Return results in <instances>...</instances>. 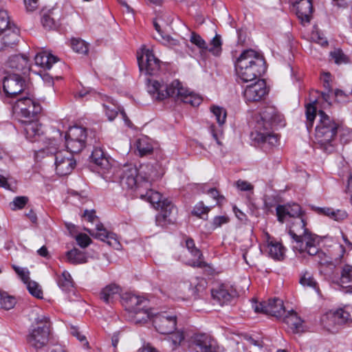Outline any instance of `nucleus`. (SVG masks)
Instances as JSON below:
<instances>
[{
	"label": "nucleus",
	"mask_w": 352,
	"mask_h": 352,
	"mask_svg": "<svg viewBox=\"0 0 352 352\" xmlns=\"http://www.w3.org/2000/svg\"><path fill=\"white\" fill-rule=\"evenodd\" d=\"M138 62L140 72L147 75H155L160 68V60L156 58L153 50L146 48L142 49V55L138 56Z\"/></svg>",
	"instance_id": "f8f14e48"
},
{
	"label": "nucleus",
	"mask_w": 352,
	"mask_h": 352,
	"mask_svg": "<svg viewBox=\"0 0 352 352\" xmlns=\"http://www.w3.org/2000/svg\"><path fill=\"white\" fill-rule=\"evenodd\" d=\"M71 333L82 343V345L84 347H89V342L87 340L85 336L82 335L77 328L72 327L71 329Z\"/></svg>",
	"instance_id": "4d7b16f0"
},
{
	"label": "nucleus",
	"mask_w": 352,
	"mask_h": 352,
	"mask_svg": "<svg viewBox=\"0 0 352 352\" xmlns=\"http://www.w3.org/2000/svg\"><path fill=\"white\" fill-rule=\"evenodd\" d=\"M87 133L85 128L74 126L69 128L66 135V146L72 153H78L85 146Z\"/></svg>",
	"instance_id": "9d476101"
},
{
	"label": "nucleus",
	"mask_w": 352,
	"mask_h": 352,
	"mask_svg": "<svg viewBox=\"0 0 352 352\" xmlns=\"http://www.w3.org/2000/svg\"><path fill=\"white\" fill-rule=\"evenodd\" d=\"M252 122L254 130L251 132L250 136L253 141L258 144L267 142L271 146L278 144L279 136L267 131L285 126L283 115L278 111H256Z\"/></svg>",
	"instance_id": "f257e3e1"
},
{
	"label": "nucleus",
	"mask_w": 352,
	"mask_h": 352,
	"mask_svg": "<svg viewBox=\"0 0 352 352\" xmlns=\"http://www.w3.org/2000/svg\"><path fill=\"white\" fill-rule=\"evenodd\" d=\"M329 96L327 94L319 93L317 91L310 94L309 102L306 104V110H317L318 109L329 108Z\"/></svg>",
	"instance_id": "4be33fe9"
},
{
	"label": "nucleus",
	"mask_w": 352,
	"mask_h": 352,
	"mask_svg": "<svg viewBox=\"0 0 352 352\" xmlns=\"http://www.w3.org/2000/svg\"><path fill=\"white\" fill-rule=\"evenodd\" d=\"M122 303L129 312V320L135 324H144L155 315L148 307L147 299L131 293H125L121 296Z\"/></svg>",
	"instance_id": "39448f33"
},
{
	"label": "nucleus",
	"mask_w": 352,
	"mask_h": 352,
	"mask_svg": "<svg viewBox=\"0 0 352 352\" xmlns=\"http://www.w3.org/2000/svg\"><path fill=\"white\" fill-rule=\"evenodd\" d=\"M58 285L63 291H69L74 286L73 280L70 274L63 271L57 280Z\"/></svg>",
	"instance_id": "79ce46f5"
},
{
	"label": "nucleus",
	"mask_w": 352,
	"mask_h": 352,
	"mask_svg": "<svg viewBox=\"0 0 352 352\" xmlns=\"http://www.w3.org/2000/svg\"><path fill=\"white\" fill-rule=\"evenodd\" d=\"M34 322L35 324V327L38 326H50L49 318L43 314H37V316L34 318Z\"/></svg>",
	"instance_id": "0e129e2a"
},
{
	"label": "nucleus",
	"mask_w": 352,
	"mask_h": 352,
	"mask_svg": "<svg viewBox=\"0 0 352 352\" xmlns=\"http://www.w3.org/2000/svg\"><path fill=\"white\" fill-rule=\"evenodd\" d=\"M180 260L186 265L195 267L198 262V249L191 239L186 240V248L179 256Z\"/></svg>",
	"instance_id": "aec40b11"
},
{
	"label": "nucleus",
	"mask_w": 352,
	"mask_h": 352,
	"mask_svg": "<svg viewBox=\"0 0 352 352\" xmlns=\"http://www.w3.org/2000/svg\"><path fill=\"white\" fill-rule=\"evenodd\" d=\"M317 116L319 118L318 111H306V125L308 130L312 128L314 120Z\"/></svg>",
	"instance_id": "13d9d810"
},
{
	"label": "nucleus",
	"mask_w": 352,
	"mask_h": 352,
	"mask_svg": "<svg viewBox=\"0 0 352 352\" xmlns=\"http://www.w3.org/2000/svg\"><path fill=\"white\" fill-rule=\"evenodd\" d=\"M35 109H41L43 107L41 106L40 102L32 100L30 98H22L20 99H17L14 104L13 110L19 109V110H28L30 108Z\"/></svg>",
	"instance_id": "58836bf2"
},
{
	"label": "nucleus",
	"mask_w": 352,
	"mask_h": 352,
	"mask_svg": "<svg viewBox=\"0 0 352 352\" xmlns=\"http://www.w3.org/2000/svg\"><path fill=\"white\" fill-rule=\"evenodd\" d=\"M221 45V36L218 34H216L209 43H206L199 37V50H201V56L206 52H210L215 56H219L222 51Z\"/></svg>",
	"instance_id": "cd10ccee"
},
{
	"label": "nucleus",
	"mask_w": 352,
	"mask_h": 352,
	"mask_svg": "<svg viewBox=\"0 0 352 352\" xmlns=\"http://www.w3.org/2000/svg\"><path fill=\"white\" fill-rule=\"evenodd\" d=\"M86 230L91 236L107 242L110 246L115 249H118L120 246L116 235L107 231L102 224H97L94 230L89 229H86Z\"/></svg>",
	"instance_id": "6ab92c4d"
},
{
	"label": "nucleus",
	"mask_w": 352,
	"mask_h": 352,
	"mask_svg": "<svg viewBox=\"0 0 352 352\" xmlns=\"http://www.w3.org/2000/svg\"><path fill=\"white\" fill-rule=\"evenodd\" d=\"M70 151H63L55 154V170L60 176L72 173L76 166V161Z\"/></svg>",
	"instance_id": "ddd939ff"
},
{
	"label": "nucleus",
	"mask_w": 352,
	"mask_h": 352,
	"mask_svg": "<svg viewBox=\"0 0 352 352\" xmlns=\"http://www.w3.org/2000/svg\"><path fill=\"white\" fill-rule=\"evenodd\" d=\"M35 63L44 69H50L52 65L58 61V58L45 52L38 53L35 56Z\"/></svg>",
	"instance_id": "c9c22d12"
},
{
	"label": "nucleus",
	"mask_w": 352,
	"mask_h": 352,
	"mask_svg": "<svg viewBox=\"0 0 352 352\" xmlns=\"http://www.w3.org/2000/svg\"><path fill=\"white\" fill-rule=\"evenodd\" d=\"M163 23H164L161 19H157L153 21L154 28L159 34V38H156L164 45L176 48L180 44L179 41L177 38H173L165 32Z\"/></svg>",
	"instance_id": "bb28decb"
},
{
	"label": "nucleus",
	"mask_w": 352,
	"mask_h": 352,
	"mask_svg": "<svg viewBox=\"0 0 352 352\" xmlns=\"http://www.w3.org/2000/svg\"><path fill=\"white\" fill-rule=\"evenodd\" d=\"M217 341L210 336L206 333H199V352H222Z\"/></svg>",
	"instance_id": "7c9ffc66"
},
{
	"label": "nucleus",
	"mask_w": 352,
	"mask_h": 352,
	"mask_svg": "<svg viewBox=\"0 0 352 352\" xmlns=\"http://www.w3.org/2000/svg\"><path fill=\"white\" fill-rule=\"evenodd\" d=\"M264 241L266 243L269 256L277 261H281L284 258L286 249L280 241L270 236L268 233H265Z\"/></svg>",
	"instance_id": "a211bd4d"
},
{
	"label": "nucleus",
	"mask_w": 352,
	"mask_h": 352,
	"mask_svg": "<svg viewBox=\"0 0 352 352\" xmlns=\"http://www.w3.org/2000/svg\"><path fill=\"white\" fill-rule=\"evenodd\" d=\"M24 4L27 11L32 12L36 10L38 7L39 0H23Z\"/></svg>",
	"instance_id": "338daca9"
},
{
	"label": "nucleus",
	"mask_w": 352,
	"mask_h": 352,
	"mask_svg": "<svg viewBox=\"0 0 352 352\" xmlns=\"http://www.w3.org/2000/svg\"><path fill=\"white\" fill-rule=\"evenodd\" d=\"M92 162L101 169L107 170L110 168V163L104 151L98 147L95 148L91 156Z\"/></svg>",
	"instance_id": "4c0bfd02"
},
{
	"label": "nucleus",
	"mask_w": 352,
	"mask_h": 352,
	"mask_svg": "<svg viewBox=\"0 0 352 352\" xmlns=\"http://www.w3.org/2000/svg\"><path fill=\"white\" fill-rule=\"evenodd\" d=\"M229 217L226 215L217 216L215 217L210 226L212 230H214L217 228L221 227L223 224H226L229 222Z\"/></svg>",
	"instance_id": "603ef678"
},
{
	"label": "nucleus",
	"mask_w": 352,
	"mask_h": 352,
	"mask_svg": "<svg viewBox=\"0 0 352 352\" xmlns=\"http://www.w3.org/2000/svg\"><path fill=\"white\" fill-rule=\"evenodd\" d=\"M147 89L153 98L157 100L172 97L177 101L189 104L190 107H195L198 104L197 95L184 87L178 80H173L168 85L161 84L157 80H148Z\"/></svg>",
	"instance_id": "f03ea898"
},
{
	"label": "nucleus",
	"mask_w": 352,
	"mask_h": 352,
	"mask_svg": "<svg viewBox=\"0 0 352 352\" xmlns=\"http://www.w3.org/2000/svg\"><path fill=\"white\" fill-rule=\"evenodd\" d=\"M158 164H144L138 169L135 166H125L121 176V184L123 188H131L138 187L141 183L148 182V185L163 175L160 171Z\"/></svg>",
	"instance_id": "20e7f679"
},
{
	"label": "nucleus",
	"mask_w": 352,
	"mask_h": 352,
	"mask_svg": "<svg viewBox=\"0 0 352 352\" xmlns=\"http://www.w3.org/2000/svg\"><path fill=\"white\" fill-rule=\"evenodd\" d=\"M350 318V314L343 309L336 311H330L324 314L322 319V323L324 328L331 331L332 324L326 321L327 319H332L336 324H341L346 322Z\"/></svg>",
	"instance_id": "5701e85b"
},
{
	"label": "nucleus",
	"mask_w": 352,
	"mask_h": 352,
	"mask_svg": "<svg viewBox=\"0 0 352 352\" xmlns=\"http://www.w3.org/2000/svg\"><path fill=\"white\" fill-rule=\"evenodd\" d=\"M338 131L340 133V138L342 141L347 142L352 139V132L348 128H344L339 124Z\"/></svg>",
	"instance_id": "bf43d9fd"
},
{
	"label": "nucleus",
	"mask_w": 352,
	"mask_h": 352,
	"mask_svg": "<svg viewBox=\"0 0 352 352\" xmlns=\"http://www.w3.org/2000/svg\"><path fill=\"white\" fill-rule=\"evenodd\" d=\"M212 208V206H206L202 201H199V218L206 219Z\"/></svg>",
	"instance_id": "774afa93"
},
{
	"label": "nucleus",
	"mask_w": 352,
	"mask_h": 352,
	"mask_svg": "<svg viewBox=\"0 0 352 352\" xmlns=\"http://www.w3.org/2000/svg\"><path fill=\"white\" fill-rule=\"evenodd\" d=\"M12 268L25 284L30 280V272L28 270L14 265H12Z\"/></svg>",
	"instance_id": "864d4df0"
},
{
	"label": "nucleus",
	"mask_w": 352,
	"mask_h": 352,
	"mask_svg": "<svg viewBox=\"0 0 352 352\" xmlns=\"http://www.w3.org/2000/svg\"><path fill=\"white\" fill-rule=\"evenodd\" d=\"M267 93L265 82L258 80L255 83L246 87L243 91V97L246 102L261 100Z\"/></svg>",
	"instance_id": "2eb2a0df"
},
{
	"label": "nucleus",
	"mask_w": 352,
	"mask_h": 352,
	"mask_svg": "<svg viewBox=\"0 0 352 352\" xmlns=\"http://www.w3.org/2000/svg\"><path fill=\"white\" fill-rule=\"evenodd\" d=\"M189 336L190 333L188 331L184 332L182 331H178L174 333H170L169 341L171 343L172 349H177L179 346L181 345L182 342L184 340V339Z\"/></svg>",
	"instance_id": "37998d69"
},
{
	"label": "nucleus",
	"mask_w": 352,
	"mask_h": 352,
	"mask_svg": "<svg viewBox=\"0 0 352 352\" xmlns=\"http://www.w3.org/2000/svg\"><path fill=\"white\" fill-rule=\"evenodd\" d=\"M276 215L278 221L284 223L289 218L293 220L302 216L303 212L300 205L293 203L286 205H278L276 208Z\"/></svg>",
	"instance_id": "dca6fc26"
},
{
	"label": "nucleus",
	"mask_w": 352,
	"mask_h": 352,
	"mask_svg": "<svg viewBox=\"0 0 352 352\" xmlns=\"http://www.w3.org/2000/svg\"><path fill=\"white\" fill-rule=\"evenodd\" d=\"M43 26L46 29H52L55 27L54 20L48 14H44L41 19Z\"/></svg>",
	"instance_id": "680f3d73"
},
{
	"label": "nucleus",
	"mask_w": 352,
	"mask_h": 352,
	"mask_svg": "<svg viewBox=\"0 0 352 352\" xmlns=\"http://www.w3.org/2000/svg\"><path fill=\"white\" fill-rule=\"evenodd\" d=\"M336 100L339 103H343L348 101L349 96L343 91L337 89L334 92Z\"/></svg>",
	"instance_id": "69168bd1"
},
{
	"label": "nucleus",
	"mask_w": 352,
	"mask_h": 352,
	"mask_svg": "<svg viewBox=\"0 0 352 352\" xmlns=\"http://www.w3.org/2000/svg\"><path fill=\"white\" fill-rule=\"evenodd\" d=\"M16 27L14 24H12L10 21V17L8 12L4 10H0V33L5 32L9 28Z\"/></svg>",
	"instance_id": "a18cd8bd"
},
{
	"label": "nucleus",
	"mask_w": 352,
	"mask_h": 352,
	"mask_svg": "<svg viewBox=\"0 0 352 352\" xmlns=\"http://www.w3.org/2000/svg\"><path fill=\"white\" fill-rule=\"evenodd\" d=\"M16 304L15 298L7 292L0 290V307L4 309H12Z\"/></svg>",
	"instance_id": "c03bdc74"
},
{
	"label": "nucleus",
	"mask_w": 352,
	"mask_h": 352,
	"mask_svg": "<svg viewBox=\"0 0 352 352\" xmlns=\"http://www.w3.org/2000/svg\"><path fill=\"white\" fill-rule=\"evenodd\" d=\"M319 237L309 231L292 241V248L296 253L300 254L303 257L306 254L317 256L321 258L323 256L327 257L323 252L319 251Z\"/></svg>",
	"instance_id": "423d86ee"
},
{
	"label": "nucleus",
	"mask_w": 352,
	"mask_h": 352,
	"mask_svg": "<svg viewBox=\"0 0 352 352\" xmlns=\"http://www.w3.org/2000/svg\"><path fill=\"white\" fill-rule=\"evenodd\" d=\"M312 12L311 0H300L296 3V14L302 23L305 24L310 22Z\"/></svg>",
	"instance_id": "c85d7f7f"
},
{
	"label": "nucleus",
	"mask_w": 352,
	"mask_h": 352,
	"mask_svg": "<svg viewBox=\"0 0 352 352\" xmlns=\"http://www.w3.org/2000/svg\"><path fill=\"white\" fill-rule=\"evenodd\" d=\"M348 214L345 210H334L333 208H330V211L327 212L326 217L329 218L340 221L345 219L347 217Z\"/></svg>",
	"instance_id": "09e8293b"
},
{
	"label": "nucleus",
	"mask_w": 352,
	"mask_h": 352,
	"mask_svg": "<svg viewBox=\"0 0 352 352\" xmlns=\"http://www.w3.org/2000/svg\"><path fill=\"white\" fill-rule=\"evenodd\" d=\"M19 30L16 27L9 28L0 33V50L12 48L19 41Z\"/></svg>",
	"instance_id": "b1692460"
},
{
	"label": "nucleus",
	"mask_w": 352,
	"mask_h": 352,
	"mask_svg": "<svg viewBox=\"0 0 352 352\" xmlns=\"http://www.w3.org/2000/svg\"><path fill=\"white\" fill-rule=\"evenodd\" d=\"M28 345L34 349L36 352H40L45 349L50 340V326L33 327L26 338Z\"/></svg>",
	"instance_id": "6e6552de"
},
{
	"label": "nucleus",
	"mask_w": 352,
	"mask_h": 352,
	"mask_svg": "<svg viewBox=\"0 0 352 352\" xmlns=\"http://www.w3.org/2000/svg\"><path fill=\"white\" fill-rule=\"evenodd\" d=\"M235 186L241 191H249L253 190V186L250 183L241 179L236 181Z\"/></svg>",
	"instance_id": "e2e57ef3"
},
{
	"label": "nucleus",
	"mask_w": 352,
	"mask_h": 352,
	"mask_svg": "<svg viewBox=\"0 0 352 352\" xmlns=\"http://www.w3.org/2000/svg\"><path fill=\"white\" fill-rule=\"evenodd\" d=\"M66 257L68 262L74 265L87 262V257L85 253L76 248L68 251L66 254Z\"/></svg>",
	"instance_id": "ea45409f"
},
{
	"label": "nucleus",
	"mask_w": 352,
	"mask_h": 352,
	"mask_svg": "<svg viewBox=\"0 0 352 352\" xmlns=\"http://www.w3.org/2000/svg\"><path fill=\"white\" fill-rule=\"evenodd\" d=\"M265 307L266 314L276 318L282 317L285 312L283 300L278 298L270 299Z\"/></svg>",
	"instance_id": "2f4dec72"
},
{
	"label": "nucleus",
	"mask_w": 352,
	"mask_h": 352,
	"mask_svg": "<svg viewBox=\"0 0 352 352\" xmlns=\"http://www.w3.org/2000/svg\"><path fill=\"white\" fill-rule=\"evenodd\" d=\"M135 151L140 157L150 155L154 149V142L147 135L139 137L135 143Z\"/></svg>",
	"instance_id": "c756f323"
},
{
	"label": "nucleus",
	"mask_w": 352,
	"mask_h": 352,
	"mask_svg": "<svg viewBox=\"0 0 352 352\" xmlns=\"http://www.w3.org/2000/svg\"><path fill=\"white\" fill-rule=\"evenodd\" d=\"M153 324L156 330L162 334H168L175 329L176 317L168 314L155 315Z\"/></svg>",
	"instance_id": "f3484780"
},
{
	"label": "nucleus",
	"mask_w": 352,
	"mask_h": 352,
	"mask_svg": "<svg viewBox=\"0 0 352 352\" xmlns=\"http://www.w3.org/2000/svg\"><path fill=\"white\" fill-rule=\"evenodd\" d=\"M309 231L306 228V222L302 216L294 219L289 228V234L293 240Z\"/></svg>",
	"instance_id": "f704fd0d"
},
{
	"label": "nucleus",
	"mask_w": 352,
	"mask_h": 352,
	"mask_svg": "<svg viewBox=\"0 0 352 352\" xmlns=\"http://www.w3.org/2000/svg\"><path fill=\"white\" fill-rule=\"evenodd\" d=\"M199 188H201L203 193H206V194L209 195L214 200L219 201L220 199H224V197L223 196H220L219 195V192L214 188H206L205 184H203V185H201V186H199Z\"/></svg>",
	"instance_id": "3c124183"
},
{
	"label": "nucleus",
	"mask_w": 352,
	"mask_h": 352,
	"mask_svg": "<svg viewBox=\"0 0 352 352\" xmlns=\"http://www.w3.org/2000/svg\"><path fill=\"white\" fill-rule=\"evenodd\" d=\"M121 288L116 284H110L102 289L100 298L105 302L109 303L120 295Z\"/></svg>",
	"instance_id": "e433bc0d"
},
{
	"label": "nucleus",
	"mask_w": 352,
	"mask_h": 352,
	"mask_svg": "<svg viewBox=\"0 0 352 352\" xmlns=\"http://www.w3.org/2000/svg\"><path fill=\"white\" fill-rule=\"evenodd\" d=\"M234 66L237 78L244 82L256 79L266 71L265 59L253 50L243 51Z\"/></svg>",
	"instance_id": "7ed1b4c3"
},
{
	"label": "nucleus",
	"mask_w": 352,
	"mask_h": 352,
	"mask_svg": "<svg viewBox=\"0 0 352 352\" xmlns=\"http://www.w3.org/2000/svg\"><path fill=\"white\" fill-rule=\"evenodd\" d=\"M211 113L212 118L217 120L219 126L224 124L227 117L226 111H211Z\"/></svg>",
	"instance_id": "052dcab7"
},
{
	"label": "nucleus",
	"mask_w": 352,
	"mask_h": 352,
	"mask_svg": "<svg viewBox=\"0 0 352 352\" xmlns=\"http://www.w3.org/2000/svg\"><path fill=\"white\" fill-rule=\"evenodd\" d=\"M25 285L28 290L33 296L37 298H43V291L38 283L30 280Z\"/></svg>",
	"instance_id": "49530a36"
},
{
	"label": "nucleus",
	"mask_w": 352,
	"mask_h": 352,
	"mask_svg": "<svg viewBox=\"0 0 352 352\" xmlns=\"http://www.w3.org/2000/svg\"><path fill=\"white\" fill-rule=\"evenodd\" d=\"M3 88L8 98H14L24 89V80L19 74L6 76L3 78Z\"/></svg>",
	"instance_id": "4468645a"
},
{
	"label": "nucleus",
	"mask_w": 352,
	"mask_h": 352,
	"mask_svg": "<svg viewBox=\"0 0 352 352\" xmlns=\"http://www.w3.org/2000/svg\"><path fill=\"white\" fill-rule=\"evenodd\" d=\"M319 112V122L316 128V140L321 145L330 143L336 136L339 124L331 120L325 111Z\"/></svg>",
	"instance_id": "0eeeda50"
},
{
	"label": "nucleus",
	"mask_w": 352,
	"mask_h": 352,
	"mask_svg": "<svg viewBox=\"0 0 352 352\" xmlns=\"http://www.w3.org/2000/svg\"><path fill=\"white\" fill-rule=\"evenodd\" d=\"M160 212L156 216V223L160 226H165L175 221L174 215L177 209L171 202L167 201L164 206H160Z\"/></svg>",
	"instance_id": "412c9836"
},
{
	"label": "nucleus",
	"mask_w": 352,
	"mask_h": 352,
	"mask_svg": "<svg viewBox=\"0 0 352 352\" xmlns=\"http://www.w3.org/2000/svg\"><path fill=\"white\" fill-rule=\"evenodd\" d=\"M27 202L28 198L26 197H16L10 204V205L12 210H17L23 208Z\"/></svg>",
	"instance_id": "5fc2aeb1"
},
{
	"label": "nucleus",
	"mask_w": 352,
	"mask_h": 352,
	"mask_svg": "<svg viewBox=\"0 0 352 352\" xmlns=\"http://www.w3.org/2000/svg\"><path fill=\"white\" fill-rule=\"evenodd\" d=\"M150 186L148 182L141 183L138 187L130 188L134 192L136 197L148 201L156 209H159L160 206H164L168 201L163 199L162 195L157 191H155L149 188Z\"/></svg>",
	"instance_id": "9b49d317"
},
{
	"label": "nucleus",
	"mask_w": 352,
	"mask_h": 352,
	"mask_svg": "<svg viewBox=\"0 0 352 352\" xmlns=\"http://www.w3.org/2000/svg\"><path fill=\"white\" fill-rule=\"evenodd\" d=\"M284 322L293 333H298L304 331L303 321L298 316L297 314L293 311H289L287 315L285 316Z\"/></svg>",
	"instance_id": "473e14b6"
},
{
	"label": "nucleus",
	"mask_w": 352,
	"mask_h": 352,
	"mask_svg": "<svg viewBox=\"0 0 352 352\" xmlns=\"http://www.w3.org/2000/svg\"><path fill=\"white\" fill-rule=\"evenodd\" d=\"M19 116L20 121L24 124L26 138L30 142L38 141L43 130L38 121L36 111H20Z\"/></svg>",
	"instance_id": "1a4fd4ad"
},
{
	"label": "nucleus",
	"mask_w": 352,
	"mask_h": 352,
	"mask_svg": "<svg viewBox=\"0 0 352 352\" xmlns=\"http://www.w3.org/2000/svg\"><path fill=\"white\" fill-rule=\"evenodd\" d=\"M212 299L214 303L221 306L228 304L232 298V295L224 284H220L211 289Z\"/></svg>",
	"instance_id": "a878e982"
},
{
	"label": "nucleus",
	"mask_w": 352,
	"mask_h": 352,
	"mask_svg": "<svg viewBox=\"0 0 352 352\" xmlns=\"http://www.w3.org/2000/svg\"><path fill=\"white\" fill-rule=\"evenodd\" d=\"M331 56L336 64L346 63L348 62L347 56L340 49H336L331 52Z\"/></svg>",
	"instance_id": "8fccbe9b"
},
{
	"label": "nucleus",
	"mask_w": 352,
	"mask_h": 352,
	"mask_svg": "<svg viewBox=\"0 0 352 352\" xmlns=\"http://www.w3.org/2000/svg\"><path fill=\"white\" fill-rule=\"evenodd\" d=\"M7 66L16 74H26L30 70L28 58L24 55H12L7 61Z\"/></svg>",
	"instance_id": "393cba45"
},
{
	"label": "nucleus",
	"mask_w": 352,
	"mask_h": 352,
	"mask_svg": "<svg viewBox=\"0 0 352 352\" xmlns=\"http://www.w3.org/2000/svg\"><path fill=\"white\" fill-rule=\"evenodd\" d=\"M336 283L342 287L346 288L347 292L352 293V265H344L342 267L340 277Z\"/></svg>",
	"instance_id": "72a5a7b5"
},
{
	"label": "nucleus",
	"mask_w": 352,
	"mask_h": 352,
	"mask_svg": "<svg viewBox=\"0 0 352 352\" xmlns=\"http://www.w3.org/2000/svg\"><path fill=\"white\" fill-rule=\"evenodd\" d=\"M71 46L74 51L80 54H86L88 52L87 43L80 39H72Z\"/></svg>",
	"instance_id": "de8ad7c7"
},
{
	"label": "nucleus",
	"mask_w": 352,
	"mask_h": 352,
	"mask_svg": "<svg viewBox=\"0 0 352 352\" xmlns=\"http://www.w3.org/2000/svg\"><path fill=\"white\" fill-rule=\"evenodd\" d=\"M76 240L79 246L82 248H87L91 243V239L86 234H79L76 236Z\"/></svg>",
	"instance_id": "6e6d98bb"
},
{
	"label": "nucleus",
	"mask_w": 352,
	"mask_h": 352,
	"mask_svg": "<svg viewBox=\"0 0 352 352\" xmlns=\"http://www.w3.org/2000/svg\"><path fill=\"white\" fill-rule=\"evenodd\" d=\"M300 283L303 287H307L314 289L318 294L320 289L317 281L313 276V274L309 272H304L300 278Z\"/></svg>",
	"instance_id": "a19ab883"
}]
</instances>
